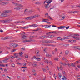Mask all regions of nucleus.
I'll list each match as a JSON object with an SVG mask.
<instances>
[{
    "label": "nucleus",
    "instance_id": "1",
    "mask_svg": "<svg viewBox=\"0 0 80 80\" xmlns=\"http://www.w3.org/2000/svg\"><path fill=\"white\" fill-rule=\"evenodd\" d=\"M12 11L7 10L3 12V13L1 14V15H0V18H3V17H7V13H10Z\"/></svg>",
    "mask_w": 80,
    "mask_h": 80
},
{
    "label": "nucleus",
    "instance_id": "2",
    "mask_svg": "<svg viewBox=\"0 0 80 80\" xmlns=\"http://www.w3.org/2000/svg\"><path fill=\"white\" fill-rule=\"evenodd\" d=\"M17 5H18V7L14 8V9L15 10H20V9H21V8L20 7H23V5L20 4H18Z\"/></svg>",
    "mask_w": 80,
    "mask_h": 80
},
{
    "label": "nucleus",
    "instance_id": "3",
    "mask_svg": "<svg viewBox=\"0 0 80 80\" xmlns=\"http://www.w3.org/2000/svg\"><path fill=\"white\" fill-rule=\"evenodd\" d=\"M41 42H42V43H53V40H50L49 41L46 40L45 42H43V41H41Z\"/></svg>",
    "mask_w": 80,
    "mask_h": 80
},
{
    "label": "nucleus",
    "instance_id": "4",
    "mask_svg": "<svg viewBox=\"0 0 80 80\" xmlns=\"http://www.w3.org/2000/svg\"><path fill=\"white\" fill-rule=\"evenodd\" d=\"M35 42V40H26L25 41H23V42Z\"/></svg>",
    "mask_w": 80,
    "mask_h": 80
},
{
    "label": "nucleus",
    "instance_id": "5",
    "mask_svg": "<svg viewBox=\"0 0 80 80\" xmlns=\"http://www.w3.org/2000/svg\"><path fill=\"white\" fill-rule=\"evenodd\" d=\"M14 56H11L10 57H12L13 58H18V54H15L14 55Z\"/></svg>",
    "mask_w": 80,
    "mask_h": 80
},
{
    "label": "nucleus",
    "instance_id": "6",
    "mask_svg": "<svg viewBox=\"0 0 80 80\" xmlns=\"http://www.w3.org/2000/svg\"><path fill=\"white\" fill-rule=\"evenodd\" d=\"M69 13H77V11H69L68 12Z\"/></svg>",
    "mask_w": 80,
    "mask_h": 80
},
{
    "label": "nucleus",
    "instance_id": "7",
    "mask_svg": "<svg viewBox=\"0 0 80 80\" xmlns=\"http://www.w3.org/2000/svg\"><path fill=\"white\" fill-rule=\"evenodd\" d=\"M9 47H12V46H14V47H18V45L15 44H10L9 45Z\"/></svg>",
    "mask_w": 80,
    "mask_h": 80
},
{
    "label": "nucleus",
    "instance_id": "8",
    "mask_svg": "<svg viewBox=\"0 0 80 80\" xmlns=\"http://www.w3.org/2000/svg\"><path fill=\"white\" fill-rule=\"evenodd\" d=\"M58 78L60 80H62V76L60 73H59L58 74Z\"/></svg>",
    "mask_w": 80,
    "mask_h": 80
},
{
    "label": "nucleus",
    "instance_id": "9",
    "mask_svg": "<svg viewBox=\"0 0 80 80\" xmlns=\"http://www.w3.org/2000/svg\"><path fill=\"white\" fill-rule=\"evenodd\" d=\"M67 37H66V38H61V41H63V40H65V39H69V38H68V37H70V36H68Z\"/></svg>",
    "mask_w": 80,
    "mask_h": 80
},
{
    "label": "nucleus",
    "instance_id": "10",
    "mask_svg": "<svg viewBox=\"0 0 80 80\" xmlns=\"http://www.w3.org/2000/svg\"><path fill=\"white\" fill-rule=\"evenodd\" d=\"M0 22L1 23H7V20H0Z\"/></svg>",
    "mask_w": 80,
    "mask_h": 80
},
{
    "label": "nucleus",
    "instance_id": "11",
    "mask_svg": "<svg viewBox=\"0 0 80 80\" xmlns=\"http://www.w3.org/2000/svg\"><path fill=\"white\" fill-rule=\"evenodd\" d=\"M32 16V17L33 19V18H37V17H39V15H35Z\"/></svg>",
    "mask_w": 80,
    "mask_h": 80
},
{
    "label": "nucleus",
    "instance_id": "12",
    "mask_svg": "<svg viewBox=\"0 0 80 80\" xmlns=\"http://www.w3.org/2000/svg\"><path fill=\"white\" fill-rule=\"evenodd\" d=\"M65 28V26H60L58 27V30L60 29H63V28Z\"/></svg>",
    "mask_w": 80,
    "mask_h": 80
},
{
    "label": "nucleus",
    "instance_id": "13",
    "mask_svg": "<svg viewBox=\"0 0 80 80\" xmlns=\"http://www.w3.org/2000/svg\"><path fill=\"white\" fill-rule=\"evenodd\" d=\"M46 1V3H50L52 2V0H47Z\"/></svg>",
    "mask_w": 80,
    "mask_h": 80
},
{
    "label": "nucleus",
    "instance_id": "14",
    "mask_svg": "<svg viewBox=\"0 0 80 80\" xmlns=\"http://www.w3.org/2000/svg\"><path fill=\"white\" fill-rule=\"evenodd\" d=\"M76 62H74V64H73V63H71V67H75V65H76Z\"/></svg>",
    "mask_w": 80,
    "mask_h": 80
},
{
    "label": "nucleus",
    "instance_id": "15",
    "mask_svg": "<svg viewBox=\"0 0 80 80\" xmlns=\"http://www.w3.org/2000/svg\"><path fill=\"white\" fill-rule=\"evenodd\" d=\"M55 37V35H54L52 34V35H49L47 36V37H48V38H53Z\"/></svg>",
    "mask_w": 80,
    "mask_h": 80
},
{
    "label": "nucleus",
    "instance_id": "16",
    "mask_svg": "<svg viewBox=\"0 0 80 80\" xmlns=\"http://www.w3.org/2000/svg\"><path fill=\"white\" fill-rule=\"evenodd\" d=\"M12 5H14V6H16V5H18V4L14 2H12Z\"/></svg>",
    "mask_w": 80,
    "mask_h": 80
},
{
    "label": "nucleus",
    "instance_id": "17",
    "mask_svg": "<svg viewBox=\"0 0 80 80\" xmlns=\"http://www.w3.org/2000/svg\"><path fill=\"white\" fill-rule=\"evenodd\" d=\"M74 48H76L77 49H78V50H80V46H74Z\"/></svg>",
    "mask_w": 80,
    "mask_h": 80
},
{
    "label": "nucleus",
    "instance_id": "18",
    "mask_svg": "<svg viewBox=\"0 0 80 80\" xmlns=\"http://www.w3.org/2000/svg\"><path fill=\"white\" fill-rule=\"evenodd\" d=\"M12 22V20H6V23H11Z\"/></svg>",
    "mask_w": 80,
    "mask_h": 80
},
{
    "label": "nucleus",
    "instance_id": "19",
    "mask_svg": "<svg viewBox=\"0 0 80 80\" xmlns=\"http://www.w3.org/2000/svg\"><path fill=\"white\" fill-rule=\"evenodd\" d=\"M21 28H23V29H28V28H29V27L28 26L22 27Z\"/></svg>",
    "mask_w": 80,
    "mask_h": 80
},
{
    "label": "nucleus",
    "instance_id": "20",
    "mask_svg": "<svg viewBox=\"0 0 80 80\" xmlns=\"http://www.w3.org/2000/svg\"><path fill=\"white\" fill-rule=\"evenodd\" d=\"M23 21H17L15 23H23Z\"/></svg>",
    "mask_w": 80,
    "mask_h": 80
},
{
    "label": "nucleus",
    "instance_id": "21",
    "mask_svg": "<svg viewBox=\"0 0 80 80\" xmlns=\"http://www.w3.org/2000/svg\"><path fill=\"white\" fill-rule=\"evenodd\" d=\"M35 4H36L37 5H40V4H41V2L38 1L35 3Z\"/></svg>",
    "mask_w": 80,
    "mask_h": 80
},
{
    "label": "nucleus",
    "instance_id": "22",
    "mask_svg": "<svg viewBox=\"0 0 80 80\" xmlns=\"http://www.w3.org/2000/svg\"><path fill=\"white\" fill-rule=\"evenodd\" d=\"M44 28H50V27H51V25L49 26L48 27H47V26H48V25H44Z\"/></svg>",
    "mask_w": 80,
    "mask_h": 80
},
{
    "label": "nucleus",
    "instance_id": "23",
    "mask_svg": "<svg viewBox=\"0 0 80 80\" xmlns=\"http://www.w3.org/2000/svg\"><path fill=\"white\" fill-rule=\"evenodd\" d=\"M65 15L64 14H63L62 15V18L63 19V20H64V19H65Z\"/></svg>",
    "mask_w": 80,
    "mask_h": 80
},
{
    "label": "nucleus",
    "instance_id": "24",
    "mask_svg": "<svg viewBox=\"0 0 80 80\" xmlns=\"http://www.w3.org/2000/svg\"><path fill=\"white\" fill-rule=\"evenodd\" d=\"M26 12L27 13H32V12H33V11L32 10L27 11H26Z\"/></svg>",
    "mask_w": 80,
    "mask_h": 80
},
{
    "label": "nucleus",
    "instance_id": "25",
    "mask_svg": "<svg viewBox=\"0 0 80 80\" xmlns=\"http://www.w3.org/2000/svg\"><path fill=\"white\" fill-rule=\"evenodd\" d=\"M47 17V18H49V19H50V20H53V19L51 18V17L49 15H48Z\"/></svg>",
    "mask_w": 80,
    "mask_h": 80
},
{
    "label": "nucleus",
    "instance_id": "26",
    "mask_svg": "<svg viewBox=\"0 0 80 80\" xmlns=\"http://www.w3.org/2000/svg\"><path fill=\"white\" fill-rule=\"evenodd\" d=\"M36 60H37L38 61H40V60H41V59H40V58H36Z\"/></svg>",
    "mask_w": 80,
    "mask_h": 80
},
{
    "label": "nucleus",
    "instance_id": "27",
    "mask_svg": "<svg viewBox=\"0 0 80 80\" xmlns=\"http://www.w3.org/2000/svg\"><path fill=\"white\" fill-rule=\"evenodd\" d=\"M41 38H42V37H43L44 38H47V36L46 35H44L41 36Z\"/></svg>",
    "mask_w": 80,
    "mask_h": 80
},
{
    "label": "nucleus",
    "instance_id": "28",
    "mask_svg": "<svg viewBox=\"0 0 80 80\" xmlns=\"http://www.w3.org/2000/svg\"><path fill=\"white\" fill-rule=\"evenodd\" d=\"M52 33H55L56 34H57V33H58V32H56V31H53V32H52Z\"/></svg>",
    "mask_w": 80,
    "mask_h": 80
},
{
    "label": "nucleus",
    "instance_id": "29",
    "mask_svg": "<svg viewBox=\"0 0 80 80\" xmlns=\"http://www.w3.org/2000/svg\"><path fill=\"white\" fill-rule=\"evenodd\" d=\"M48 63H50V65H53V62L52 61H49Z\"/></svg>",
    "mask_w": 80,
    "mask_h": 80
},
{
    "label": "nucleus",
    "instance_id": "30",
    "mask_svg": "<svg viewBox=\"0 0 80 80\" xmlns=\"http://www.w3.org/2000/svg\"><path fill=\"white\" fill-rule=\"evenodd\" d=\"M26 37L25 35H23L22 36V39H24V38H26Z\"/></svg>",
    "mask_w": 80,
    "mask_h": 80
},
{
    "label": "nucleus",
    "instance_id": "31",
    "mask_svg": "<svg viewBox=\"0 0 80 80\" xmlns=\"http://www.w3.org/2000/svg\"><path fill=\"white\" fill-rule=\"evenodd\" d=\"M48 5H49V3H48L45 6V8L47 9L48 8Z\"/></svg>",
    "mask_w": 80,
    "mask_h": 80
},
{
    "label": "nucleus",
    "instance_id": "32",
    "mask_svg": "<svg viewBox=\"0 0 80 80\" xmlns=\"http://www.w3.org/2000/svg\"><path fill=\"white\" fill-rule=\"evenodd\" d=\"M62 79L64 80H67V78H66V77H65V76H63Z\"/></svg>",
    "mask_w": 80,
    "mask_h": 80
},
{
    "label": "nucleus",
    "instance_id": "33",
    "mask_svg": "<svg viewBox=\"0 0 80 80\" xmlns=\"http://www.w3.org/2000/svg\"><path fill=\"white\" fill-rule=\"evenodd\" d=\"M74 36H76V37H79V36H80V35L79 34H74Z\"/></svg>",
    "mask_w": 80,
    "mask_h": 80
},
{
    "label": "nucleus",
    "instance_id": "34",
    "mask_svg": "<svg viewBox=\"0 0 80 80\" xmlns=\"http://www.w3.org/2000/svg\"><path fill=\"white\" fill-rule=\"evenodd\" d=\"M39 52V50H37V51H36V55H38Z\"/></svg>",
    "mask_w": 80,
    "mask_h": 80
},
{
    "label": "nucleus",
    "instance_id": "35",
    "mask_svg": "<svg viewBox=\"0 0 80 80\" xmlns=\"http://www.w3.org/2000/svg\"><path fill=\"white\" fill-rule=\"evenodd\" d=\"M68 42H70V43H73V40H70L68 41Z\"/></svg>",
    "mask_w": 80,
    "mask_h": 80
},
{
    "label": "nucleus",
    "instance_id": "36",
    "mask_svg": "<svg viewBox=\"0 0 80 80\" xmlns=\"http://www.w3.org/2000/svg\"><path fill=\"white\" fill-rule=\"evenodd\" d=\"M65 53L66 55H68V51H66L65 52Z\"/></svg>",
    "mask_w": 80,
    "mask_h": 80
},
{
    "label": "nucleus",
    "instance_id": "37",
    "mask_svg": "<svg viewBox=\"0 0 80 80\" xmlns=\"http://www.w3.org/2000/svg\"><path fill=\"white\" fill-rule=\"evenodd\" d=\"M44 62H45V63H48L49 62H48V60L46 59V60H45Z\"/></svg>",
    "mask_w": 80,
    "mask_h": 80
},
{
    "label": "nucleus",
    "instance_id": "38",
    "mask_svg": "<svg viewBox=\"0 0 80 80\" xmlns=\"http://www.w3.org/2000/svg\"><path fill=\"white\" fill-rule=\"evenodd\" d=\"M42 70H43V72H46V71H47V70H46V69H45L44 68H42Z\"/></svg>",
    "mask_w": 80,
    "mask_h": 80
},
{
    "label": "nucleus",
    "instance_id": "39",
    "mask_svg": "<svg viewBox=\"0 0 80 80\" xmlns=\"http://www.w3.org/2000/svg\"><path fill=\"white\" fill-rule=\"evenodd\" d=\"M42 22H46V23H49V22L45 20H42Z\"/></svg>",
    "mask_w": 80,
    "mask_h": 80
},
{
    "label": "nucleus",
    "instance_id": "40",
    "mask_svg": "<svg viewBox=\"0 0 80 80\" xmlns=\"http://www.w3.org/2000/svg\"><path fill=\"white\" fill-rule=\"evenodd\" d=\"M29 18L30 19V20H33V17H32V16L30 17H29Z\"/></svg>",
    "mask_w": 80,
    "mask_h": 80
},
{
    "label": "nucleus",
    "instance_id": "41",
    "mask_svg": "<svg viewBox=\"0 0 80 80\" xmlns=\"http://www.w3.org/2000/svg\"><path fill=\"white\" fill-rule=\"evenodd\" d=\"M54 60H57V61H58V58H54Z\"/></svg>",
    "mask_w": 80,
    "mask_h": 80
},
{
    "label": "nucleus",
    "instance_id": "42",
    "mask_svg": "<svg viewBox=\"0 0 80 80\" xmlns=\"http://www.w3.org/2000/svg\"><path fill=\"white\" fill-rule=\"evenodd\" d=\"M61 39L60 38L58 37L57 38V40H61Z\"/></svg>",
    "mask_w": 80,
    "mask_h": 80
},
{
    "label": "nucleus",
    "instance_id": "43",
    "mask_svg": "<svg viewBox=\"0 0 80 80\" xmlns=\"http://www.w3.org/2000/svg\"><path fill=\"white\" fill-rule=\"evenodd\" d=\"M19 55H20V57H22V54H23V53H21L20 52H19Z\"/></svg>",
    "mask_w": 80,
    "mask_h": 80
},
{
    "label": "nucleus",
    "instance_id": "44",
    "mask_svg": "<svg viewBox=\"0 0 80 80\" xmlns=\"http://www.w3.org/2000/svg\"><path fill=\"white\" fill-rule=\"evenodd\" d=\"M25 32H22V33H21V35H22V36L24 35H25Z\"/></svg>",
    "mask_w": 80,
    "mask_h": 80
},
{
    "label": "nucleus",
    "instance_id": "45",
    "mask_svg": "<svg viewBox=\"0 0 80 80\" xmlns=\"http://www.w3.org/2000/svg\"><path fill=\"white\" fill-rule=\"evenodd\" d=\"M25 20H30V17H28L27 18H25Z\"/></svg>",
    "mask_w": 80,
    "mask_h": 80
},
{
    "label": "nucleus",
    "instance_id": "46",
    "mask_svg": "<svg viewBox=\"0 0 80 80\" xmlns=\"http://www.w3.org/2000/svg\"><path fill=\"white\" fill-rule=\"evenodd\" d=\"M11 65H12V67H15V64H14V63L12 64Z\"/></svg>",
    "mask_w": 80,
    "mask_h": 80
},
{
    "label": "nucleus",
    "instance_id": "47",
    "mask_svg": "<svg viewBox=\"0 0 80 80\" xmlns=\"http://www.w3.org/2000/svg\"><path fill=\"white\" fill-rule=\"evenodd\" d=\"M35 37L33 36H30V39H32V38H34Z\"/></svg>",
    "mask_w": 80,
    "mask_h": 80
},
{
    "label": "nucleus",
    "instance_id": "48",
    "mask_svg": "<svg viewBox=\"0 0 80 80\" xmlns=\"http://www.w3.org/2000/svg\"><path fill=\"white\" fill-rule=\"evenodd\" d=\"M32 66L33 67H37V65L36 64H32Z\"/></svg>",
    "mask_w": 80,
    "mask_h": 80
},
{
    "label": "nucleus",
    "instance_id": "49",
    "mask_svg": "<svg viewBox=\"0 0 80 80\" xmlns=\"http://www.w3.org/2000/svg\"><path fill=\"white\" fill-rule=\"evenodd\" d=\"M46 57H49V54L48 53H46Z\"/></svg>",
    "mask_w": 80,
    "mask_h": 80
},
{
    "label": "nucleus",
    "instance_id": "50",
    "mask_svg": "<svg viewBox=\"0 0 80 80\" xmlns=\"http://www.w3.org/2000/svg\"><path fill=\"white\" fill-rule=\"evenodd\" d=\"M9 59H10V58H5V60H9Z\"/></svg>",
    "mask_w": 80,
    "mask_h": 80
},
{
    "label": "nucleus",
    "instance_id": "51",
    "mask_svg": "<svg viewBox=\"0 0 80 80\" xmlns=\"http://www.w3.org/2000/svg\"><path fill=\"white\" fill-rule=\"evenodd\" d=\"M21 50H22V51H23V50H25V48H22L21 49Z\"/></svg>",
    "mask_w": 80,
    "mask_h": 80
},
{
    "label": "nucleus",
    "instance_id": "52",
    "mask_svg": "<svg viewBox=\"0 0 80 80\" xmlns=\"http://www.w3.org/2000/svg\"><path fill=\"white\" fill-rule=\"evenodd\" d=\"M40 30V28H38L35 31H38V30Z\"/></svg>",
    "mask_w": 80,
    "mask_h": 80
},
{
    "label": "nucleus",
    "instance_id": "53",
    "mask_svg": "<svg viewBox=\"0 0 80 80\" xmlns=\"http://www.w3.org/2000/svg\"><path fill=\"white\" fill-rule=\"evenodd\" d=\"M69 27H70V26H68L67 27H66V30H68V28H69Z\"/></svg>",
    "mask_w": 80,
    "mask_h": 80
},
{
    "label": "nucleus",
    "instance_id": "54",
    "mask_svg": "<svg viewBox=\"0 0 80 80\" xmlns=\"http://www.w3.org/2000/svg\"><path fill=\"white\" fill-rule=\"evenodd\" d=\"M37 26H38V25L35 24H34L33 25V27H37Z\"/></svg>",
    "mask_w": 80,
    "mask_h": 80
},
{
    "label": "nucleus",
    "instance_id": "55",
    "mask_svg": "<svg viewBox=\"0 0 80 80\" xmlns=\"http://www.w3.org/2000/svg\"><path fill=\"white\" fill-rule=\"evenodd\" d=\"M58 70H60L61 69H60V68L59 67H58Z\"/></svg>",
    "mask_w": 80,
    "mask_h": 80
},
{
    "label": "nucleus",
    "instance_id": "56",
    "mask_svg": "<svg viewBox=\"0 0 80 80\" xmlns=\"http://www.w3.org/2000/svg\"><path fill=\"white\" fill-rule=\"evenodd\" d=\"M3 63H7V61L3 60Z\"/></svg>",
    "mask_w": 80,
    "mask_h": 80
},
{
    "label": "nucleus",
    "instance_id": "57",
    "mask_svg": "<svg viewBox=\"0 0 80 80\" xmlns=\"http://www.w3.org/2000/svg\"><path fill=\"white\" fill-rule=\"evenodd\" d=\"M63 73L64 75H66V72H65L64 71L63 72Z\"/></svg>",
    "mask_w": 80,
    "mask_h": 80
},
{
    "label": "nucleus",
    "instance_id": "58",
    "mask_svg": "<svg viewBox=\"0 0 80 80\" xmlns=\"http://www.w3.org/2000/svg\"><path fill=\"white\" fill-rule=\"evenodd\" d=\"M63 47H67L68 46V44H65L63 46Z\"/></svg>",
    "mask_w": 80,
    "mask_h": 80
},
{
    "label": "nucleus",
    "instance_id": "59",
    "mask_svg": "<svg viewBox=\"0 0 80 80\" xmlns=\"http://www.w3.org/2000/svg\"><path fill=\"white\" fill-rule=\"evenodd\" d=\"M45 17H46V15H48V13H46V14H45Z\"/></svg>",
    "mask_w": 80,
    "mask_h": 80
},
{
    "label": "nucleus",
    "instance_id": "60",
    "mask_svg": "<svg viewBox=\"0 0 80 80\" xmlns=\"http://www.w3.org/2000/svg\"><path fill=\"white\" fill-rule=\"evenodd\" d=\"M65 60L66 62V63H68V60H67V59H66Z\"/></svg>",
    "mask_w": 80,
    "mask_h": 80
},
{
    "label": "nucleus",
    "instance_id": "61",
    "mask_svg": "<svg viewBox=\"0 0 80 80\" xmlns=\"http://www.w3.org/2000/svg\"><path fill=\"white\" fill-rule=\"evenodd\" d=\"M28 10V9H26L24 10V13H25V12H26V11H27Z\"/></svg>",
    "mask_w": 80,
    "mask_h": 80
},
{
    "label": "nucleus",
    "instance_id": "62",
    "mask_svg": "<svg viewBox=\"0 0 80 80\" xmlns=\"http://www.w3.org/2000/svg\"><path fill=\"white\" fill-rule=\"evenodd\" d=\"M62 65H63V66H65L66 65V63H63Z\"/></svg>",
    "mask_w": 80,
    "mask_h": 80
},
{
    "label": "nucleus",
    "instance_id": "63",
    "mask_svg": "<svg viewBox=\"0 0 80 80\" xmlns=\"http://www.w3.org/2000/svg\"><path fill=\"white\" fill-rule=\"evenodd\" d=\"M79 37H77L76 40H79Z\"/></svg>",
    "mask_w": 80,
    "mask_h": 80
},
{
    "label": "nucleus",
    "instance_id": "64",
    "mask_svg": "<svg viewBox=\"0 0 80 80\" xmlns=\"http://www.w3.org/2000/svg\"><path fill=\"white\" fill-rule=\"evenodd\" d=\"M23 66L25 67V66H26V63L23 64Z\"/></svg>",
    "mask_w": 80,
    "mask_h": 80
}]
</instances>
